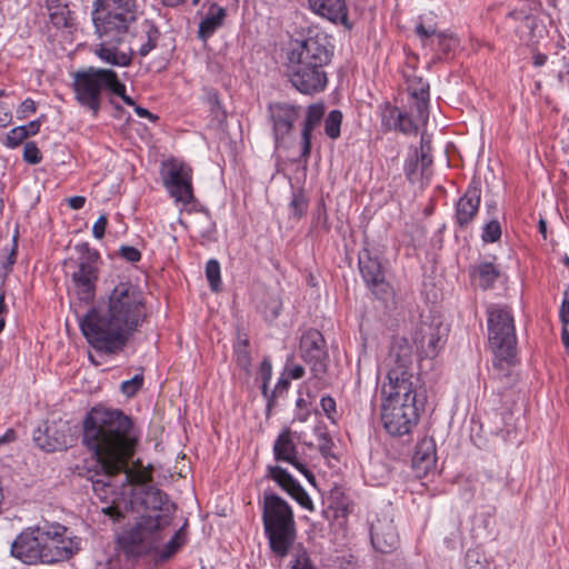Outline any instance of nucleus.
Wrapping results in <instances>:
<instances>
[{
  "instance_id": "nucleus-48",
  "label": "nucleus",
  "mask_w": 569,
  "mask_h": 569,
  "mask_svg": "<svg viewBox=\"0 0 569 569\" xmlns=\"http://www.w3.org/2000/svg\"><path fill=\"white\" fill-rule=\"evenodd\" d=\"M27 138H28L27 130L22 126L16 127V128L11 129L7 136V146L10 148H16L20 143H22L23 140Z\"/></svg>"
},
{
  "instance_id": "nucleus-34",
  "label": "nucleus",
  "mask_w": 569,
  "mask_h": 569,
  "mask_svg": "<svg viewBox=\"0 0 569 569\" xmlns=\"http://www.w3.org/2000/svg\"><path fill=\"white\" fill-rule=\"evenodd\" d=\"M330 508L346 515L350 511V500L341 487L335 486L329 492Z\"/></svg>"
},
{
  "instance_id": "nucleus-30",
  "label": "nucleus",
  "mask_w": 569,
  "mask_h": 569,
  "mask_svg": "<svg viewBox=\"0 0 569 569\" xmlns=\"http://www.w3.org/2000/svg\"><path fill=\"white\" fill-rule=\"evenodd\" d=\"M469 273L471 279L482 290L492 288L500 277V270L491 262H481L475 266Z\"/></svg>"
},
{
  "instance_id": "nucleus-16",
  "label": "nucleus",
  "mask_w": 569,
  "mask_h": 569,
  "mask_svg": "<svg viewBox=\"0 0 569 569\" xmlns=\"http://www.w3.org/2000/svg\"><path fill=\"white\" fill-rule=\"evenodd\" d=\"M299 106L286 102H273L268 106L269 120L276 148H288V139L292 136L295 123L300 117Z\"/></svg>"
},
{
  "instance_id": "nucleus-36",
  "label": "nucleus",
  "mask_w": 569,
  "mask_h": 569,
  "mask_svg": "<svg viewBox=\"0 0 569 569\" xmlns=\"http://www.w3.org/2000/svg\"><path fill=\"white\" fill-rule=\"evenodd\" d=\"M401 110L389 103L383 104L381 110V123L388 130H395L399 124Z\"/></svg>"
},
{
  "instance_id": "nucleus-21",
  "label": "nucleus",
  "mask_w": 569,
  "mask_h": 569,
  "mask_svg": "<svg viewBox=\"0 0 569 569\" xmlns=\"http://www.w3.org/2000/svg\"><path fill=\"white\" fill-rule=\"evenodd\" d=\"M273 456L277 461H284L292 465L308 479L310 483H315V475L298 459L297 446L292 440L290 429H286L280 432L274 440Z\"/></svg>"
},
{
  "instance_id": "nucleus-62",
  "label": "nucleus",
  "mask_w": 569,
  "mask_h": 569,
  "mask_svg": "<svg viewBox=\"0 0 569 569\" xmlns=\"http://www.w3.org/2000/svg\"><path fill=\"white\" fill-rule=\"evenodd\" d=\"M416 33L420 39H427L433 34H437L436 29L433 28H426L423 24H418L416 27Z\"/></svg>"
},
{
  "instance_id": "nucleus-49",
  "label": "nucleus",
  "mask_w": 569,
  "mask_h": 569,
  "mask_svg": "<svg viewBox=\"0 0 569 569\" xmlns=\"http://www.w3.org/2000/svg\"><path fill=\"white\" fill-rule=\"evenodd\" d=\"M259 372H260V376L262 379V386H261L262 395L268 396V383H269V381L271 379V375H272V366H271V362L269 359L264 358L261 361Z\"/></svg>"
},
{
  "instance_id": "nucleus-15",
  "label": "nucleus",
  "mask_w": 569,
  "mask_h": 569,
  "mask_svg": "<svg viewBox=\"0 0 569 569\" xmlns=\"http://www.w3.org/2000/svg\"><path fill=\"white\" fill-rule=\"evenodd\" d=\"M449 328L440 319L421 321L415 331L413 342L422 358H435L443 348Z\"/></svg>"
},
{
  "instance_id": "nucleus-18",
  "label": "nucleus",
  "mask_w": 569,
  "mask_h": 569,
  "mask_svg": "<svg viewBox=\"0 0 569 569\" xmlns=\"http://www.w3.org/2000/svg\"><path fill=\"white\" fill-rule=\"evenodd\" d=\"M370 539L372 547L381 553L393 552L400 543L398 530L393 519L388 515L377 516L370 525Z\"/></svg>"
},
{
  "instance_id": "nucleus-6",
  "label": "nucleus",
  "mask_w": 569,
  "mask_h": 569,
  "mask_svg": "<svg viewBox=\"0 0 569 569\" xmlns=\"http://www.w3.org/2000/svg\"><path fill=\"white\" fill-rule=\"evenodd\" d=\"M262 521L271 551L283 558L296 539V523L289 503L276 493H264Z\"/></svg>"
},
{
  "instance_id": "nucleus-24",
  "label": "nucleus",
  "mask_w": 569,
  "mask_h": 569,
  "mask_svg": "<svg viewBox=\"0 0 569 569\" xmlns=\"http://www.w3.org/2000/svg\"><path fill=\"white\" fill-rule=\"evenodd\" d=\"M481 199L480 182L472 180L456 206V220L460 228H466L476 217Z\"/></svg>"
},
{
  "instance_id": "nucleus-17",
  "label": "nucleus",
  "mask_w": 569,
  "mask_h": 569,
  "mask_svg": "<svg viewBox=\"0 0 569 569\" xmlns=\"http://www.w3.org/2000/svg\"><path fill=\"white\" fill-rule=\"evenodd\" d=\"M101 42L97 46L94 53L98 58L110 66L113 67H128L132 62L133 50L128 48V50H121L119 48L120 44L126 42L130 36H103L102 33H97Z\"/></svg>"
},
{
  "instance_id": "nucleus-51",
  "label": "nucleus",
  "mask_w": 569,
  "mask_h": 569,
  "mask_svg": "<svg viewBox=\"0 0 569 569\" xmlns=\"http://www.w3.org/2000/svg\"><path fill=\"white\" fill-rule=\"evenodd\" d=\"M437 37H438L439 47L443 51H451L459 43L458 39L452 33L438 32Z\"/></svg>"
},
{
  "instance_id": "nucleus-32",
  "label": "nucleus",
  "mask_w": 569,
  "mask_h": 569,
  "mask_svg": "<svg viewBox=\"0 0 569 569\" xmlns=\"http://www.w3.org/2000/svg\"><path fill=\"white\" fill-rule=\"evenodd\" d=\"M142 29L146 34V42L140 46L138 49V53L141 57H146L151 50H153L159 41L160 31L158 27L151 20H144L142 23Z\"/></svg>"
},
{
  "instance_id": "nucleus-31",
  "label": "nucleus",
  "mask_w": 569,
  "mask_h": 569,
  "mask_svg": "<svg viewBox=\"0 0 569 569\" xmlns=\"http://www.w3.org/2000/svg\"><path fill=\"white\" fill-rule=\"evenodd\" d=\"M50 22L58 29L67 28L71 24V10L67 0H46Z\"/></svg>"
},
{
  "instance_id": "nucleus-28",
  "label": "nucleus",
  "mask_w": 569,
  "mask_h": 569,
  "mask_svg": "<svg viewBox=\"0 0 569 569\" xmlns=\"http://www.w3.org/2000/svg\"><path fill=\"white\" fill-rule=\"evenodd\" d=\"M209 8L204 18L200 21L198 28V36L200 39L206 40L211 37L222 24L227 17L226 8L217 2H208Z\"/></svg>"
},
{
  "instance_id": "nucleus-60",
  "label": "nucleus",
  "mask_w": 569,
  "mask_h": 569,
  "mask_svg": "<svg viewBox=\"0 0 569 569\" xmlns=\"http://www.w3.org/2000/svg\"><path fill=\"white\" fill-rule=\"evenodd\" d=\"M332 447V441L327 437V435H321L319 442V450L322 456L327 457L330 455V450Z\"/></svg>"
},
{
  "instance_id": "nucleus-47",
  "label": "nucleus",
  "mask_w": 569,
  "mask_h": 569,
  "mask_svg": "<svg viewBox=\"0 0 569 569\" xmlns=\"http://www.w3.org/2000/svg\"><path fill=\"white\" fill-rule=\"evenodd\" d=\"M466 569H489L486 560L477 550L469 549L466 553Z\"/></svg>"
},
{
  "instance_id": "nucleus-58",
  "label": "nucleus",
  "mask_w": 569,
  "mask_h": 569,
  "mask_svg": "<svg viewBox=\"0 0 569 569\" xmlns=\"http://www.w3.org/2000/svg\"><path fill=\"white\" fill-rule=\"evenodd\" d=\"M36 110V102L31 98H27L20 104L19 113H21V118H26L29 113H34Z\"/></svg>"
},
{
  "instance_id": "nucleus-59",
  "label": "nucleus",
  "mask_w": 569,
  "mask_h": 569,
  "mask_svg": "<svg viewBox=\"0 0 569 569\" xmlns=\"http://www.w3.org/2000/svg\"><path fill=\"white\" fill-rule=\"evenodd\" d=\"M17 248H18V243H17V234H16L13 237V247L11 249V252H10L7 261L3 263V268L6 269V271H10L12 266L16 262Z\"/></svg>"
},
{
  "instance_id": "nucleus-61",
  "label": "nucleus",
  "mask_w": 569,
  "mask_h": 569,
  "mask_svg": "<svg viewBox=\"0 0 569 569\" xmlns=\"http://www.w3.org/2000/svg\"><path fill=\"white\" fill-rule=\"evenodd\" d=\"M508 17L512 18L515 20L523 21L527 28L532 27L530 23V17L528 14H526L523 11H517V10L510 11L508 13Z\"/></svg>"
},
{
  "instance_id": "nucleus-37",
  "label": "nucleus",
  "mask_w": 569,
  "mask_h": 569,
  "mask_svg": "<svg viewBox=\"0 0 569 569\" xmlns=\"http://www.w3.org/2000/svg\"><path fill=\"white\" fill-rule=\"evenodd\" d=\"M206 277L209 282L210 289L214 292L220 291L221 277L220 263L216 259H210L206 264Z\"/></svg>"
},
{
  "instance_id": "nucleus-3",
  "label": "nucleus",
  "mask_w": 569,
  "mask_h": 569,
  "mask_svg": "<svg viewBox=\"0 0 569 569\" xmlns=\"http://www.w3.org/2000/svg\"><path fill=\"white\" fill-rule=\"evenodd\" d=\"M332 54V47L322 33L296 41L288 53L291 84L308 96L323 91L328 83L325 67L331 61Z\"/></svg>"
},
{
  "instance_id": "nucleus-22",
  "label": "nucleus",
  "mask_w": 569,
  "mask_h": 569,
  "mask_svg": "<svg viewBox=\"0 0 569 569\" xmlns=\"http://www.w3.org/2000/svg\"><path fill=\"white\" fill-rule=\"evenodd\" d=\"M268 478L274 480L290 497H292L301 507L313 511V502L302 486L282 467L269 466Z\"/></svg>"
},
{
  "instance_id": "nucleus-45",
  "label": "nucleus",
  "mask_w": 569,
  "mask_h": 569,
  "mask_svg": "<svg viewBox=\"0 0 569 569\" xmlns=\"http://www.w3.org/2000/svg\"><path fill=\"white\" fill-rule=\"evenodd\" d=\"M23 160L30 164H38L42 160L41 152L36 142L28 141L23 148Z\"/></svg>"
},
{
  "instance_id": "nucleus-2",
  "label": "nucleus",
  "mask_w": 569,
  "mask_h": 569,
  "mask_svg": "<svg viewBox=\"0 0 569 569\" xmlns=\"http://www.w3.org/2000/svg\"><path fill=\"white\" fill-rule=\"evenodd\" d=\"M143 292L130 281L118 283L109 295L107 310L91 308L79 326L88 343L99 352H121L133 332L144 322Z\"/></svg>"
},
{
  "instance_id": "nucleus-35",
  "label": "nucleus",
  "mask_w": 569,
  "mask_h": 569,
  "mask_svg": "<svg viewBox=\"0 0 569 569\" xmlns=\"http://www.w3.org/2000/svg\"><path fill=\"white\" fill-rule=\"evenodd\" d=\"M505 486L506 480L503 477L487 473L481 482V493L483 497L497 496Z\"/></svg>"
},
{
  "instance_id": "nucleus-1",
  "label": "nucleus",
  "mask_w": 569,
  "mask_h": 569,
  "mask_svg": "<svg viewBox=\"0 0 569 569\" xmlns=\"http://www.w3.org/2000/svg\"><path fill=\"white\" fill-rule=\"evenodd\" d=\"M141 431L134 420L120 409L96 406L82 421V442L94 456L99 471L90 478L99 499L106 500L111 485L109 479L126 475L132 482V461L140 445Z\"/></svg>"
},
{
  "instance_id": "nucleus-12",
  "label": "nucleus",
  "mask_w": 569,
  "mask_h": 569,
  "mask_svg": "<svg viewBox=\"0 0 569 569\" xmlns=\"http://www.w3.org/2000/svg\"><path fill=\"white\" fill-rule=\"evenodd\" d=\"M412 352L411 347L405 338H397L392 341L389 356L387 372L388 383L383 386H406L416 388L411 373Z\"/></svg>"
},
{
  "instance_id": "nucleus-53",
  "label": "nucleus",
  "mask_w": 569,
  "mask_h": 569,
  "mask_svg": "<svg viewBox=\"0 0 569 569\" xmlns=\"http://www.w3.org/2000/svg\"><path fill=\"white\" fill-rule=\"evenodd\" d=\"M413 108L416 111L417 120L422 123H426L429 118V101H425V100L415 101Z\"/></svg>"
},
{
  "instance_id": "nucleus-46",
  "label": "nucleus",
  "mask_w": 569,
  "mask_h": 569,
  "mask_svg": "<svg viewBox=\"0 0 569 569\" xmlns=\"http://www.w3.org/2000/svg\"><path fill=\"white\" fill-rule=\"evenodd\" d=\"M290 207L296 217H301L307 211L308 200L302 191L293 193L290 201Z\"/></svg>"
},
{
  "instance_id": "nucleus-25",
  "label": "nucleus",
  "mask_w": 569,
  "mask_h": 569,
  "mask_svg": "<svg viewBox=\"0 0 569 569\" xmlns=\"http://www.w3.org/2000/svg\"><path fill=\"white\" fill-rule=\"evenodd\" d=\"M325 113L322 103L310 104L306 112V118L301 128V152L300 159L306 163L311 153V137L315 128L320 123Z\"/></svg>"
},
{
  "instance_id": "nucleus-5",
  "label": "nucleus",
  "mask_w": 569,
  "mask_h": 569,
  "mask_svg": "<svg viewBox=\"0 0 569 569\" xmlns=\"http://www.w3.org/2000/svg\"><path fill=\"white\" fill-rule=\"evenodd\" d=\"M487 316L489 347L495 356L493 370L499 378L508 377L517 353L513 315L508 306L491 305L487 308Z\"/></svg>"
},
{
  "instance_id": "nucleus-40",
  "label": "nucleus",
  "mask_w": 569,
  "mask_h": 569,
  "mask_svg": "<svg viewBox=\"0 0 569 569\" xmlns=\"http://www.w3.org/2000/svg\"><path fill=\"white\" fill-rule=\"evenodd\" d=\"M143 375L137 373L131 379L123 381L120 386V390L128 398L134 397L143 387Z\"/></svg>"
},
{
  "instance_id": "nucleus-26",
  "label": "nucleus",
  "mask_w": 569,
  "mask_h": 569,
  "mask_svg": "<svg viewBox=\"0 0 569 569\" xmlns=\"http://www.w3.org/2000/svg\"><path fill=\"white\" fill-rule=\"evenodd\" d=\"M411 462L419 477L436 466L437 449L433 438L425 437L416 445Z\"/></svg>"
},
{
  "instance_id": "nucleus-10",
  "label": "nucleus",
  "mask_w": 569,
  "mask_h": 569,
  "mask_svg": "<svg viewBox=\"0 0 569 569\" xmlns=\"http://www.w3.org/2000/svg\"><path fill=\"white\" fill-rule=\"evenodd\" d=\"M92 20L97 33L107 37L130 36V29L137 21V10L93 2Z\"/></svg>"
},
{
  "instance_id": "nucleus-13",
  "label": "nucleus",
  "mask_w": 569,
  "mask_h": 569,
  "mask_svg": "<svg viewBox=\"0 0 569 569\" xmlns=\"http://www.w3.org/2000/svg\"><path fill=\"white\" fill-rule=\"evenodd\" d=\"M68 529L57 525L52 531L42 530L43 563H54L70 559L80 549L78 537H67Z\"/></svg>"
},
{
  "instance_id": "nucleus-9",
  "label": "nucleus",
  "mask_w": 569,
  "mask_h": 569,
  "mask_svg": "<svg viewBox=\"0 0 569 569\" xmlns=\"http://www.w3.org/2000/svg\"><path fill=\"white\" fill-rule=\"evenodd\" d=\"M76 250L79 252V257L76 261V269L71 273L73 290L80 301L90 303L96 297L100 254L86 242L77 244Z\"/></svg>"
},
{
  "instance_id": "nucleus-54",
  "label": "nucleus",
  "mask_w": 569,
  "mask_h": 569,
  "mask_svg": "<svg viewBox=\"0 0 569 569\" xmlns=\"http://www.w3.org/2000/svg\"><path fill=\"white\" fill-rule=\"evenodd\" d=\"M119 252L120 256L129 262H138L141 259V252L131 246H122Z\"/></svg>"
},
{
  "instance_id": "nucleus-43",
  "label": "nucleus",
  "mask_w": 569,
  "mask_h": 569,
  "mask_svg": "<svg viewBox=\"0 0 569 569\" xmlns=\"http://www.w3.org/2000/svg\"><path fill=\"white\" fill-rule=\"evenodd\" d=\"M109 91L112 94L121 98L126 104L134 108V100L126 93V86L119 80L118 74L116 72Z\"/></svg>"
},
{
  "instance_id": "nucleus-8",
  "label": "nucleus",
  "mask_w": 569,
  "mask_h": 569,
  "mask_svg": "<svg viewBox=\"0 0 569 569\" xmlns=\"http://www.w3.org/2000/svg\"><path fill=\"white\" fill-rule=\"evenodd\" d=\"M114 71L90 67L73 74V87L78 102L96 116L100 110L102 89L110 90Z\"/></svg>"
},
{
  "instance_id": "nucleus-55",
  "label": "nucleus",
  "mask_w": 569,
  "mask_h": 569,
  "mask_svg": "<svg viewBox=\"0 0 569 569\" xmlns=\"http://www.w3.org/2000/svg\"><path fill=\"white\" fill-rule=\"evenodd\" d=\"M94 3L114 6L118 9L137 10L136 0H94Z\"/></svg>"
},
{
  "instance_id": "nucleus-27",
  "label": "nucleus",
  "mask_w": 569,
  "mask_h": 569,
  "mask_svg": "<svg viewBox=\"0 0 569 569\" xmlns=\"http://www.w3.org/2000/svg\"><path fill=\"white\" fill-rule=\"evenodd\" d=\"M310 9L332 22H345L348 10L345 0H308Z\"/></svg>"
},
{
  "instance_id": "nucleus-23",
  "label": "nucleus",
  "mask_w": 569,
  "mask_h": 569,
  "mask_svg": "<svg viewBox=\"0 0 569 569\" xmlns=\"http://www.w3.org/2000/svg\"><path fill=\"white\" fill-rule=\"evenodd\" d=\"M67 429L66 423L53 421L47 423L43 430L39 428L33 433V440L40 449L47 452L63 450L68 447Z\"/></svg>"
},
{
  "instance_id": "nucleus-41",
  "label": "nucleus",
  "mask_w": 569,
  "mask_h": 569,
  "mask_svg": "<svg viewBox=\"0 0 569 569\" xmlns=\"http://www.w3.org/2000/svg\"><path fill=\"white\" fill-rule=\"evenodd\" d=\"M236 356L238 366L248 371L251 365V357L249 351V341L248 339L239 340L236 347Z\"/></svg>"
},
{
  "instance_id": "nucleus-20",
  "label": "nucleus",
  "mask_w": 569,
  "mask_h": 569,
  "mask_svg": "<svg viewBox=\"0 0 569 569\" xmlns=\"http://www.w3.org/2000/svg\"><path fill=\"white\" fill-rule=\"evenodd\" d=\"M358 260L360 273L370 290L379 298L386 295L389 291V283L385 279L379 259L365 249L359 252Z\"/></svg>"
},
{
  "instance_id": "nucleus-33",
  "label": "nucleus",
  "mask_w": 569,
  "mask_h": 569,
  "mask_svg": "<svg viewBox=\"0 0 569 569\" xmlns=\"http://www.w3.org/2000/svg\"><path fill=\"white\" fill-rule=\"evenodd\" d=\"M186 526L184 523L174 535L173 537L166 543L163 549L158 553V561H166L170 559L186 542Z\"/></svg>"
},
{
  "instance_id": "nucleus-7",
  "label": "nucleus",
  "mask_w": 569,
  "mask_h": 569,
  "mask_svg": "<svg viewBox=\"0 0 569 569\" xmlns=\"http://www.w3.org/2000/svg\"><path fill=\"white\" fill-rule=\"evenodd\" d=\"M171 523L167 513L142 516L131 528L124 529L117 537L118 549L127 559H139L158 549L162 539L161 530Z\"/></svg>"
},
{
  "instance_id": "nucleus-56",
  "label": "nucleus",
  "mask_w": 569,
  "mask_h": 569,
  "mask_svg": "<svg viewBox=\"0 0 569 569\" xmlns=\"http://www.w3.org/2000/svg\"><path fill=\"white\" fill-rule=\"evenodd\" d=\"M107 224H108L107 216L101 214L92 227L93 237L97 239H102L106 233Z\"/></svg>"
},
{
  "instance_id": "nucleus-42",
  "label": "nucleus",
  "mask_w": 569,
  "mask_h": 569,
  "mask_svg": "<svg viewBox=\"0 0 569 569\" xmlns=\"http://www.w3.org/2000/svg\"><path fill=\"white\" fill-rule=\"evenodd\" d=\"M482 240L485 242H495L501 237V227L497 219L490 220L482 229Z\"/></svg>"
},
{
  "instance_id": "nucleus-52",
  "label": "nucleus",
  "mask_w": 569,
  "mask_h": 569,
  "mask_svg": "<svg viewBox=\"0 0 569 569\" xmlns=\"http://www.w3.org/2000/svg\"><path fill=\"white\" fill-rule=\"evenodd\" d=\"M395 130L408 134L416 133L418 127L416 122L406 112H401L399 124H397V128Z\"/></svg>"
},
{
  "instance_id": "nucleus-39",
  "label": "nucleus",
  "mask_w": 569,
  "mask_h": 569,
  "mask_svg": "<svg viewBox=\"0 0 569 569\" xmlns=\"http://www.w3.org/2000/svg\"><path fill=\"white\" fill-rule=\"evenodd\" d=\"M289 386H290L289 379L280 378L278 380L274 389L271 392L268 391V396H263L267 400V416H269L272 408H274L277 406V398L281 397L283 393H286Z\"/></svg>"
},
{
  "instance_id": "nucleus-64",
  "label": "nucleus",
  "mask_w": 569,
  "mask_h": 569,
  "mask_svg": "<svg viewBox=\"0 0 569 569\" xmlns=\"http://www.w3.org/2000/svg\"><path fill=\"white\" fill-rule=\"evenodd\" d=\"M560 319L563 325H569V300L565 299L560 308Z\"/></svg>"
},
{
  "instance_id": "nucleus-19",
  "label": "nucleus",
  "mask_w": 569,
  "mask_h": 569,
  "mask_svg": "<svg viewBox=\"0 0 569 569\" xmlns=\"http://www.w3.org/2000/svg\"><path fill=\"white\" fill-rule=\"evenodd\" d=\"M42 530L22 531L11 545V555L27 565L43 562Z\"/></svg>"
},
{
  "instance_id": "nucleus-4",
  "label": "nucleus",
  "mask_w": 569,
  "mask_h": 569,
  "mask_svg": "<svg viewBox=\"0 0 569 569\" xmlns=\"http://www.w3.org/2000/svg\"><path fill=\"white\" fill-rule=\"evenodd\" d=\"M381 421L386 431L396 437L410 433L418 423L423 401L417 399L416 388L382 386Z\"/></svg>"
},
{
  "instance_id": "nucleus-38",
  "label": "nucleus",
  "mask_w": 569,
  "mask_h": 569,
  "mask_svg": "<svg viewBox=\"0 0 569 569\" xmlns=\"http://www.w3.org/2000/svg\"><path fill=\"white\" fill-rule=\"evenodd\" d=\"M341 121V111L332 110L329 112L325 121V132L330 139H337L340 136Z\"/></svg>"
},
{
  "instance_id": "nucleus-57",
  "label": "nucleus",
  "mask_w": 569,
  "mask_h": 569,
  "mask_svg": "<svg viewBox=\"0 0 569 569\" xmlns=\"http://www.w3.org/2000/svg\"><path fill=\"white\" fill-rule=\"evenodd\" d=\"M320 405L325 413L328 418H331V413L336 411V401L332 397L327 396L322 397L320 400Z\"/></svg>"
},
{
  "instance_id": "nucleus-11",
  "label": "nucleus",
  "mask_w": 569,
  "mask_h": 569,
  "mask_svg": "<svg viewBox=\"0 0 569 569\" xmlns=\"http://www.w3.org/2000/svg\"><path fill=\"white\" fill-rule=\"evenodd\" d=\"M162 181L169 194L184 206L196 201L192 188L191 168L177 159L162 163Z\"/></svg>"
},
{
  "instance_id": "nucleus-44",
  "label": "nucleus",
  "mask_w": 569,
  "mask_h": 569,
  "mask_svg": "<svg viewBox=\"0 0 569 569\" xmlns=\"http://www.w3.org/2000/svg\"><path fill=\"white\" fill-rule=\"evenodd\" d=\"M410 96L415 101L425 100L429 101V83L418 80L417 84L409 86Z\"/></svg>"
},
{
  "instance_id": "nucleus-29",
  "label": "nucleus",
  "mask_w": 569,
  "mask_h": 569,
  "mask_svg": "<svg viewBox=\"0 0 569 569\" xmlns=\"http://www.w3.org/2000/svg\"><path fill=\"white\" fill-rule=\"evenodd\" d=\"M137 501H139L146 510L161 511L160 515L167 513L172 518L168 496L153 486L143 488L137 497Z\"/></svg>"
},
{
  "instance_id": "nucleus-14",
  "label": "nucleus",
  "mask_w": 569,
  "mask_h": 569,
  "mask_svg": "<svg viewBox=\"0 0 569 569\" xmlns=\"http://www.w3.org/2000/svg\"><path fill=\"white\" fill-rule=\"evenodd\" d=\"M299 350L303 361L310 367L315 378L321 379L328 369L329 355L322 333L307 330L300 338Z\"/></svg>"
},
{
  "instance_id": "nucleus-63",
  "label": "nucleus",
  "mask_w": 569,
  "mask_h": 569,
  "mask_svg": "<svg viewBox=\"0 0 569 569\" xmlns=\"http://www.w3.org/2000/svg\"><path fill=\"white\" fill-rule=\"evenodd\" d=\"M292 569H313L311 566V561L309 557L303 556L299 557L295 560V563L292 565Z\"/></svg>"
},
{
  "instance_id": "nucleus-50",
  "label": "nucleus",
  "mask_w": 569,
  "mask_h": 569,
  "mask_svg": "<svg viewBox=\"0 0 569 569\" xmlns=\"http://www.w3.org/2000/svg\"><path fill=\"white\" fill-rule=\"evenodd\" d=\"M420 163L422 170L427 169L432 163L431 143L425 138L423 134L421 136L420 141Z\"/></svg>"
}]
</instances>
